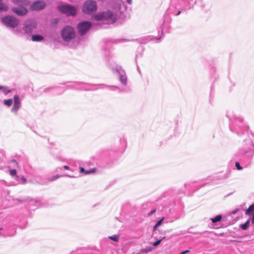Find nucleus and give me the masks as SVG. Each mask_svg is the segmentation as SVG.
Returning <instances> with one entry per match:
<instances>
[{"label": "nucleus", "instance_id": "31", "mask_svg": "<svg viewBox=\"0 0 254 254\" xmlns=\"http://www.w3.org/2000/svg\"><path fill=\"white\" fill-rule=\"evenodd\" d=\"M21 180H22V182L23 183H26L27 180H26V179L25 178L22 177Z\"/></svg>", "mask_w": 254, "mask_h": 254}, {"label": "nucleus", "instance_id": "6", "mask_svg": "<svg viewBox=\"0 0 254 254\" xmlns=\"http://www.w3.org/2000/svg\"><path fill=\"white\" fill-rule=\"evenodd\" d=\"M112 12L110 11L98 13L93 16V18L96 20H103L110 18L112 16Z\"/></svg>", "mask_w": 254, "mask_h": 254}, {"label": "nucleus", "instance_id": "1", "mask_svg": "<svg viewBox=\"0 0 254 254\" xmlns=\"http://www.w3.org/2000/svg\"><path fill=\"white\" fill-rule=\"evenodd\" d=\"M75 32L72 27L66 26L62 31L63 39L65 41H68L75 37Z\"/></svg>", "mask_w": 254, "mask_h": 254}, {"label": "nucleus", "instance_id": "17", "mask_svg": "<svg viewBox=\"0 0 254 254\" xmlns=\"http://www.w3.org/2000/svg\"><path fill=\"white\" fill-rule=\"evenodd\" d=\"M13 101L12 99L4 100L3 101L4 104L8 107H10L12 104Z\"/></svg>", "mask_w": 254, "mask_h": 254}, {"label": "nucleus", "instance_id": "22", "mask_svg": "<svg viewBox=\"0 0 254 254\" xmlns=\"http://www.w3.org/2000/svg\"><path fill=\"white\" fill-rule=\"evenodd\" d=\"M96 171V169L95 168H93L92 169H90L88 171H86L85 172V174H90V173H94Z\"/></svg>", "mask_w": 254, "mask_h": 254}, {"label": "nucleus", "instance_id": "40", "mask_svg": "<svg viewBox=\"0 0 254 254\" xmlns=\"http://www.w3.org/2000/svg\"><path fill=\"white\" fill-rule=\"evenodd\" d=\"M2 230V228H0V231H1Z\"/></svg>", "mask_w": 254, "mask_h": 254}, {"label": "nucleus", "instance_id": "38", "mask_svg": "<svg viewBox=\"0 0 254 254\" xmlns=\"http://www.w3.org/2000/svg\"><path fill=\"white\" fill-rule=\"evenodd\" d=\"M181 13V11H179L178 14H179Z\"/></svg>", "mask_w": 254, "mask_h": 254}, {"label": "nucleus", "instance_id": "5", "mask_svg": "<svg viewBox=\"0 0 254 254\" xmlns=\"http://www.w3.org/2000/svg\"><path fill=\"white\" fill-rule=\"evenodd\" d=\"M91 23L88 21H84L79 23L77 26L78 33L80 35H84L90 28Z\"/></svg>", "mask_w": 254, "mask_h": 254}, {"label": "nucleus", "instance_id": "23", "mask_svg": "<svg viewBox=\"0 0 254 254\" xmlns=\"http://www.w3.org/2000/svg\"><path fill=\"white\" fill-rule=\"evenodd\" d=\"M162 240H159L156 242H155L153 244V246H154V247H157L161 243Z\"/></svg>", "mask_w": 254, "mask_h": 254}, {"label": "nucleus", "instance_id": "27", "mask_svg": "<svg viewBox=\"0 0 254 254\" xmlns=\"http://www.w3.org/2000/svg\"><path fill=\"white\" fill-rule=\"evenodd\" d=\"M25 32L29 33L31 32V30L29 29V27L26 26L25 27Z\"/></svg>", "mask_w": 254, "mask_h": 254}, {"label": "nucleus", "instance_id": "21", "mask_svg": "<svg viewBox=\"0 0 254 254\" xmlns=\"http://www.w3.org/2000/svg\"><path fill=\"white\" fill-rule=\"evenodd\" d=\"M9 173H10V175L11 176H17L16 175V171L15 169H12V170H10L9 171Z\"/></svg>", "mask_w": 254, "mask_h": 254}, {"label": "nucleus", "instance_id": "32", "mask_svg": "<svg viewBox=\"0 0 254 254\" xmlns=\"http://www.w3.org/2000/svg\"><path fill=\"white\" fill-rule=\"evenodd\" d=\"M80 173L84 172V169L83 167H80Z\"/></svg>", "mask_w": 254, "mask_h": 254}, {"label": "nucleus", "instance_id": "24", "mask_svg": "<svg viewBox=\"0 0 254 254\" xmlns=\"http://www.w3.org/2000/svg\"><path fill=\"white\" fill-rule=\"evenodd\" d=\"M235 166L237 168V169L239 170H241L242 169V168L241 167L240 164L239 162H236L235 163Z\"/></svg>", "mask_w": 254, "mask_h": 254}, {"label": "nucleus", "instance_id": "36", "mask_svg": "<svg viewBox=\"0 0 254 254\" xmlns=\"http://www.w3.org/2000/svg\"><path fill=\"white\" fill-rule=\"evenodd\" d=\"M158 227H156V225L154 227V230H155Z\"/></svg>", "mask_w": 254, "mask_h": 254}, {"label": "nucleus", "instance_id": "4", "mask_svg": "<svg viewBox=\"0 0 254 254\" xmlns=\"http://www.w3.org/2000/svg\"><path fill=\"white\" fill-rule=\"evenodd\" d=\"M96 2L92 0H88L84 4L83 11L85 13H89L96 10Z\"/></svg>", "mask_w": 254, "mask_h": 254}, {"label": "nucleus", "instance_id": "19", "mask_svg": "<svg viewBox=\"0 0 254 254\" xmlns=\"http://www.w3.org/2000/svg\"><path fill=\"white\" fill-rule=\"evenodd\" d=\"M120 80L122 83L126 84L127 81V78L126 75H121L120 77Z\"/></svg>", "mask_w": 254, "mask_h": 254}, {"label": "nucleus", "instance_id": "35", "mask_svg": "<svg viewBox=\"0 0 254 254\" xmlns=\"http://www.w3.org/2000/svg\"><path fill=\"white\" fill-rule=\"evenodd\" d=\"M4 86H0V90H2L4 88Z\"/></svg>", "mask_w": 254, "mask_h": 254}, {"label": "nucleus", "instance_id": "14", "mask_svg": "<svg viewBox=\"0 0 254 254\" xmlns=\"http://www.w3.org/2000/svg\"><path fill=\"white\" fill-rule=\"evenodd\" d=\"M222 219V216L221 215H218L216 216L214 218H212L211 219V221L213 223H216L217 222L220 221Z\"/></svg>", "mask_w": 254, "mask_h": 254}, {"label": "nucleus", "instance_id": "28", "mask_svg": "<svg viewBox=\"0 0 254 254\" xmlns=\"http://www.w3.org/2000/svg\"><path fill=\"white\" fill-rule=\"evenodd\" d=\"M190 252V250H186L185 251H183L181 253H180V254H186L187 253H188Z\"/></svg>", "mask_w": 254, "mask_h": 254}, {"label": "nucleus", "instance_id": "30", "mask_svg": "<svg viewBox=\"0 0 254 254\" xmlns=\"http://www.w3.org/2000/svg\"><path fill=\"white\" fill-rule=\"evenodd\" d=\"M239 211V209H236L232 211V214H235Z\"/></svg>", "mask_w": 254, "mask_h": 254}, {"label": "nucleus", "instance_id": "18", "mask_svg": "<svg viewBox=\"0 0 254 254\" xmlns=\"http://www.w3.org/2000/svg\"><path fill=\"white\" fill-rule=\"evenodd\" d=\"M109 238L112 241L118 242L119 241V236L118 235H113L109 237Z\"/></svg>", "mask_w": 254, "mask_h": 254}, {"label": "nucleus", "instance_id": "11", "mask_svg": "<svg viewBox=\"0 0 254 254\" xmlns=\"http://www.w3.org/2000/svg\"><path fill=\"white\" fill-rule=\"evenodd\" d=\"M13 2L19 5H27L28 1L27 0H13Z\"/></svg>", "mask_w": 254, "mask_h": 254}, {"label": "nucleus", "instance_id": "16", "mask_svg": "<svg viewBox=\"0 0 254 254\" xmlns=\"http://www.w3.org/2000/svg\"><path fill=\"white\" fill-rule=\"evenodd\" d=\"M8 7L2 3L1 0H0V11H6Z\"/></svg>", "mask_w": 254, "mask_h": 254}, {"label": "nucleus", "instance_id": "13", "mask_svg": "<svg viewBox=\"0 0 254 254\" xmlns=\"http://www.w3.org/2000/svg\"><path fill=\"white\" fill-rule=\"evenodd\" d=\"M250 225V219L248 220L244 224L240 225V228L244 230H247Z\"/></svg>", "mask_w": 254, "mask_h": 254}, {"label": "nucleus", "instance_id": "8", "mask_svg": "<svg viewBox=\"0 0 254 254\" xmlns=\"http://www.w3.org/2000/svg\"><path fill=\"white\" fill-rule=\"evenodd\" d=\"M14 104L12 108V111L14 112H17L20 106V101L19 96L15 95L14 96Z\"/></svg>", "mask_w": 254, "mask_h": 254}, {"label": "nucleus", "instance_id": "20", "mask_svg": "<svg viewBox=\"0 0 254 254\" xmlns=\"http://www.w3.org/2000/svg\"><path fill=\"white\" fill-rule=\"evenodd\" d=\"M2 91L4 94H7L10 93L11 91V90L10 89H9L7 87L4 86L3 89L2 90Z\"/></svg>", "mask_w": 254, "mask_h": 254}, {"label": "nucleus", "instance_id": "12", "mask_svg": "<svg viewBox=\"0 0 254 254\" xmlns=\"http://www.w3.org/2000/svg\"><path fill=\"white\" fill-rule=\"evenodd\" d=\"M33 41L39 42L43 40V37L40 35H33L32 36Z\"/></svg>", "mask_w": 254, "mask_h": 254}, {"label": "nucleus", "instance_id": "25", "mask_svg": "<svg viewBox=\"0 0 254 254\" xmlns=\"http://www.w3.org/2000/svg\"><path fill=\"white\" fill-rule=\"evenodd\" d=\"M60 176H59L58 175H56V176H54L53 177H52L50 179V181H53L55 180H56L57 179L60 178Z\"/></svg>", "mask_w": 254, "mask_h": 254}, {"label": "nucleus", "instance_id": "10", "mask_svg": "<svg viewBox=\"0 0 254 254\" xmlns=\"http://www.w3.org/2000/svg\"><path fill=\"white\" fill-rule=\"evenodd\" d=\"M246 215H252L251 220H254V203L250 205L245 211Z\"/></svg>", "mask_w": 254, "mask_h": 254}, {"label": "nucleus", "instance_id": "7", "mask_svg": "<svg viewBox=\"0 0 254 254\" xmlns=\"http://www.w3.org/2000/svg\"><path fill=\"white\" fill-rule=\"evenodd\" d=\"M12 10L19 16H24L27 13V9L23 6L19 7H13Z\"/></svg>", "mask_w": 254, "mask_h": 254}, {"label": "nucleus", "instance_id": "26", "mask_svg": "<svg viewBox=\"0 0 254 254\" xmlns=\"http://www.w3.org/2000/svg\"><path fill=\"white\" fill-rule=\"evenodd\" d=\"M164 218H162L161 220H160L156 224V227H159L162 224V221Z\"/></svg>", "mask_w": 254, "mask_h": 254}, {"label": "nucleus", "instance_id": "3", "mask_svg": "<svg viewBox=\"0 0 254 254\" xmlns=\"http://www.w3.org/2000/svg\"><path fill=\"white\" fill-rule=\"evenodd\" d=\"M59 11L67 15L74 16L76 14V8L69 5H64L58 6Z\"/></svg>", "mask_w": 254, "mask_h": 254}, {"label": "nucleus", "instance_id": "37", "mask_svg": "<svg viewBox=\"0 0 254 254\" xmlns=\"http://www.w3.org/2000/svg\"><path fill=\"white\" fill-rule=\"evenodd\" d=\"M252 223H254V219L253 220H252Z\"/></svg>", "mask_w": 254, "mask_h": 254}, {"label": "nucleus", "instance_id": "15", "mask_svg": "<svg viewBox=\"0 0 254 254\" xmlns=\"http://www.w3.org/2000/svg\"><path fill=\"white\" fill-rule=\"evenodd\" d=\"M152 248H148V249H143L140 250L137 254H146L148 252H151L152 250Z\"/></svg>", "mask_w": 254, "mask_h": 254}, {"label": "nucleus", "instance_id": "33", "mask_svg": "<svg viewBox=\"0 0 254 254\" xmlns=\"http://www.w3.org/2000/svg\"><path fill=\"white\" fill-rule=\"evenodd\" d=\"M64 169H65L66 170L69 169V167L65 165V166H64Z\"/></svg>", "mask_w": 254, "mask_h": 254}, {"label": "nucleus", "instance_id": "2", "mask_svg": "<svg viewBox=\"0 0 254 254\" xmlns=\"http://www.w3.org/2000/svg\"><path fill=\"white\" fill-rule=\"evenodd\" d=\"M1 21L6 26L12 28L16 27L19 24V20L12 16H7L2 18Z\"/></svg>", "mask_w": 254, "mask_h": 254}, {"label": "nucleus", "instance_id": "29", "mask_svg": "<svg viewBox=\"0 0 254 254\" xmlns=\"http://www.w3.org/2000/svg\"><path fill=\"white\" fill-rule=\"evenodd\" d=\"M156 210L155 209L154 210H152L151 211V212L149 213V215H151L153 213H154L156 212Z\"/></svg>", "mask_w": 254, "mask_h": 254}, {"label": "nucleus", "instance_id": "39", "mask_svg": "<svg viewBox=\"0 0 254 254\" xmlns=\"http://www.w3.org/2000/svg\"><path fill=\"white\" fill-rule=\"evenodd\" d=\"M14 162H16L15 160H13Z\"/></svg>", "mask_w": 254, "mask_h": 254}, {"label": "nucleus", "instance_id": "9", "mask_svg": "<svg viewBox=\"0 0 254 254\" xmlns=\"http://www.w3.org/2000/svg\"><path fill=\"white\" fill-rule=\"evenodd\" d=\"M45 6V4L43 1H37L35 2L31 6L32 9L39 10L43 9Z\"/></svg>", "mask_w": 254, "mask_h": 254}, {"label": "nucleus", "instance_id": "34", "mask_svg": "<svg viewBox=\"0 0 254 254\" xmlns=\"http://www.w3.org/2000/svg\"><path fill=\"white\" fill-rule=\"evenodd\" d=\"M127 1L129 4H131L132 2L131 0H127Z\"/></svg>", "mask_w": 254, "mask_h": 254}]
</instances>
